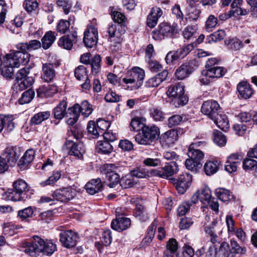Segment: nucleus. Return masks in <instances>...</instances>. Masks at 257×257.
Returning a JSON list of instances; mask_svg holds the SVG:
<instances>
[{"mask_svg":"<svg viewBox=\"0 0 257 257\" xmlns=\"http://www.w3.org/2000/svg\"><path fill=\"white\" fill-rule=\"evenodd\" d=\"M56 250V245L51 240L45 241L39 236H34L31 243H28L24 251L31 256H36L40 252L51 255Z\"/></svg>","mask_w":257,"mask_h":257,"instance_id":"obj_1","label":"nucleus"},{"mask_svg":"<svg viewBox=\"0 0 257 257\" xmlns=\"http://www.w3.org/2000/svg\"><path fill=\"white\" fill-rule=\"evenodd\" d=\"M167 94L172 98L171 103L176 107L186 104L188 101V97L184 95V86L179 83L170 86Z\"/></svg>","mask_w":257,"mask_h":257,"instance_id":"obj_2","label":"nucleus"},{"mask_svg":"<svg viewBox=\"0 0 257 257\" xmlns=\"http://www.w3.org/2000/svg\"><path fill=\"white\" fill-rule=\"evenodd\" d=\"M159 128L156 126H146L142 133H139L135 137V141L140 145H150L159 136Z\"/></svg>","mask_w":257,"mask_h":257,"instance_id":"obj_3","label":"nucleus"},{"mask_svg":"<svg viewBox=\"0 0 257 257\" xmlns=\"http://www.w3.org/2000/svg\"><path fill=\"white\" fill-rule=\"evenodd\" d=\"M29 67L20 69L16 74L17 83L15 84V88L22 91L31 86L34 82V79L32 76H28L29 74Z\"/></svg>","mask_w":257,"mask_h":257,"instance_id":"obj_4","label":"nucleus"},{"mask_svg":"<svg viewBox=\"0 0 257 257\" xmlns=\"http://www.w3.org/2000/svg\"><path fill=\"white\" fill-rule=\"evenodd\" d=\"M177 33L175 26L168 23H161L158 29L152 33L153 38L156 40H162L166 38H171Z\"/></svg>","mask_w":257,"mask_h":257,"instance_id":"obj_5","label":"nucleus"},{"mask_svg":"<svg viewBox=\"0 0 257 257\" xmlns=\"http://www.w3.org/2000/svg\"><path fill=\"white\" fill-rule=\"evenodd\" d=\"M145 75L143 69L139 67H134L128 72L126 77L123 78L122 81L125 84L135 83V86L138 88L142 85Z\"/></svg>","mask_w":257,"mask_h":257,"instance_id":"obj_6","label":"nucleus"},{"mask_svg":"<svg viewBox=\"0 0 257 257\" xmlns=\"http://www.w3.org/2000/svg\"><path fill=\"white\" fill-rule=\"evenodd\" d=\"M110 125V123L103 119H99L96 124L94 121H90L87 125L88 132L91 134L93 138H97L104 131H106Z\"/></svg>","mask_w":257,"mask_h":257,"instance_id":"obj_7","label":"nucleus"},{"mask_svg":"<svg viewBox=\"0 0 257 257\" xmlns=\"http://www.w3.org/2000/svg\"><path fill=\"white\" fill-rule=\"evenodd\" d=\"M76 195V190L71 187L57 189L53 193V197L55 199L64 202H67L73 199Z\"/></svg>","mask_w":257,"mask_h":257,"instance_id":"obj_8","label":"nucleus"},{"mask_svg":"<svg viewBox=\"0 0 257 257\" xmlns=\"http://www.w3.org/2000/svg\"><path fill=\"white\" fill-rule=\"evenodd\" d=\"M116 167L112 164H106L103 167V172L107 180V185L110 188H114L119 182V176L116 173Z\"/></svg>","mask_w":257,"mask_h":257,"instance_id":"obj_9","label":"nucleus"},{"mask_svg":"<svg viewBox=\"0 0 257 257\" xmlns=\"http://www.w3.org/2000/svg\"><path fill=\"white\" fill-rule=\"evenodd\" d=\"M178 171V165L176 163L168 164L164 167L160 168L157 170H153L151 174L156 176L166 178L172 176Z\"/></svg>","mask_w":257,"mask_h":257,"instance_id":"obj_10","label":"nucleus"},{"mask_svg":"<svg viewBox=\"0 0 257 257\" xmlns=\"http://www.w3.org/2000/svg\"><path fill=\"white\" fill-rule=\"evenodd\" d=\"M97 41V29L94 26H88L84 34L83 42L85 46L89 48H92L96 45Z\"/></svg>","mask_w":257,"mask_h":257,"instance_id":"obj_11","label":"nucleus"},{"mask_svg":"<svg viewBox=\"0 0 257 257\" xmlns=\"http://www.w3.org/2000/svg\"><path fill=\"white\" fill-rule=\"evenodd\" d=\"M220 106L218 102L214 100H208L203 103L201 112L207 115L210 118H214L219 112Z\"/></svg>","mask_w":257,"mask_h":257,"instance_id":"obj_12","label":"nucleus"},{"mask_svg":"<svg viewBox=\"0 0 257 257\" xmlns=\"http://www.w3.org/2000/svg\"><path fill=\"white\" fill-rule=\"evenodd\" d=\"M25 52L19 50L15 52L7 54L6 56L8 59H12L13 65L18 67L21 64H26L29 61L30 55Z\"/></svg>","mask_w":257,"mask_h":257,"instance_id":"obj_13","label":"nucleus"},{"mask_svg":"<svg viewBox=\"0 0 257 257\" xmlns=\"http://www.w3.org/2000/svg\"><path fill=\"white\" fill-rule=\"evenodd\" d=\"M59 235L60 241L66 247H72L77 243V235L71 230L62 232Z\"/></svg>","mask_w":257,"mask_h":257,"instance_id":"obj_14","label":"nucleus"},{"mask_svg":"<svg viewBox=\"0 0 257 257\" xmlns=\"http://www.w3.org/2000/svg\"><path fill=\"white\" fill-rule=\"evenodd\" d=\"M192 176L188 173L180 175L175 182L176 188L179 193L183 194L190 186Z\"/></svg>","mask_w":257,"mask_h":257,"instance_id":"obj_15","label":"nucleus"},{"mask_svg":"<svg viewBox=\"0 0 257 257\" xmlns=\"http://www.w3.org/2000/svg\"><path fill=\"white\" fill-rule=\"evenodd\" d=\"M242 157L237 154H232L228 157L225 165V170L229 173L234 172L237 170V166L240 164Z\"/></svg>","mask_w":257,"mask_h":257,"instance_id":"obj_16","label":"nucleus"},{"mask_svg":"<svg viewBox=\"0 0 257 257\" xmlns=\"http://www.w3.org/2000/svg\"><path fill=\"white\" fill-rule=\"evenodd\" d=\"M7 160L9 166H13L16 164L21 155V151L19 148L13 147L7 149V151L2 154Z\"/></svg>","mask_w":257,"mask_h":257,"instance_id":"obj_17","label":"nucleus"},{"mask_svg":"<svg viewBox=\"0 0 257 257\" xmlns=\"http://www.w3.org/2000/svg\"><path fill=\"white\" fill-rule=\"evenodd\" d=\"M205 231L210 237V241L212 243H215L218 241L219 237L217 235L219 227L218 222L215 219H213L211 224L206 225L204 228Z\"/></svg>","mask_w":257,"mask_h":257,"instance_id":"obj_18","label":"nucleus"},{"mask_svg":"<svg viewBox=\"0 0 257 257\" xmlns=\"http://www.w3.org/2000/svg\"><path fill=\"white\" fill-rule=\"evenodd\" d=\"M178 137V132L176 130L172 129L162 134L160 138V141L163 145L168 147L174 144Z\"/></svg>","mask_w":257,"mask_h":257,"instance_id":"obj_19","label":"nucleus"},{"mask_svg":"<svg viewBox=\"0 0 257 257\" xmlns=\"http://www.w3.org/2000/svg\"><path fill=\"white\" fill-rule=\"evenodd\" d=\"M168 74L167 70H164L162 72L149 79L146 82V86L148 87H158L166 79Z\"/></svg>","mask_w":257,"mask_h":257,"instance_id":"obj_20","label":"nucleus"},{"mask_svg":"<svg viewBox=\"0 0 257 257\" xmlns=\"http://www.w3.org/2000/svg\"><path fill=\"white\" fill-rule=\"evenodd\" d=\"M12 59H8L6 56L2 59V74L5 77L11 78L14 75V68Z\"/></svg>","mask_w":257,"mask_h":257,"instance_id":"obj_21","label":"nucleus"},{"mask_svg":"<svg viewBox=\"0 0 257 257\" xmlns=\"http://www.w3.org/2000/svg\"><path fill=\"white\" fill-rule=\"evenodd\" d=\"M131 224V220L126 217H118L112 221L111 228L115 230L121 231L128 228Z\"/></svg>","mask_w":257,"mask_h":257,"instance_id":"obj_22","label":"nucleus"},{"mask_svg":"<svg viewBox=\"0 0 257 257\" xmlns=\"http://www.w3.org/2000/svg\"><path fill=\"white\" fill-rule=\"evenodd\" d=\"M200 144V142L197 143L191 144L188 148L187 153V155L189 158L199 162H200L204 158V153L198 149Z\"/></svg>","mask_w":257,"mask_h":257,"instance_id":"obj_23","label":"nucleus"},{"mask_svg":"<svg viewBox=\"0 0 257 257\" xmlns=\"http://www.w3.org/2000/svg\"><path fill=\"white\" fill-rule=\"evenodd\" d=\"M162 13L160 8H153L147 17V26L150 28H154L157 25L158 19L162 15Z\"/></svg>","mask_w":257,"mask_h":257,"instance_id":"obj_24","label":"nucleus"},{"mask_svg":"<svg viewBox=\"0 0 257 257\" xmlns=\"http://www.w3.org/2000/svg\"><path fill=\"white\" fill-rule=\"evenodd\" d=\"M102 184L99 178L93 179L85 186L86 192L90 195H94L101 191Z\"/></svg>","mask_w":257,"mask_h":257,"instance_id":"obj_25","label":"nucleus"},{"mask_svg":"<svg viewBox=\"0 0 257 257\" xmlns=\"http://www.w3.org/2000/svg\"><path fill=\"white\" fill-rule=\"evenodd\" d=\"M237 91L242 98H249L253 94V90L249 84L245 81L240 82L237 86Z\"/></svg>","mask_w":257,"mask_h":257,"instance_id":"obj_26","label":"nucleus"},{"mask_svg":"<svg viewBox=\"0 0 257 257\" xmlns=\"http://www.w3.org/2000/svg\"><path fill=\"white\" fill-rule=\"evenodd\" d=\"M77 37L76 33H74L70 35H65L60 38L58 41V45L67 50H70L73 46V42Z\"/></svg>","mask_w":257,"mask_h":257,"instance_id":"obj_27","label":"nucleus"},{"mask_svg":"<svg viewBox=\"0 0 257 257\" xmlns=\"http://www.w3.org/2000/svg\"><path fill=\"white\" fill-rule=\"evenodd\" d=\"M41 46V43L39 41L33 40L27 43H19L17 45V48L23 51H31L40 48Z\"/></svg>","mask_w":257,"mask_h":257,"instance_id":"obj_28","label":"nucleus"},{"mask_svg":"<svg viewBox=\"0 0 257 257\" xmlns=\"http://www.w3.org/2000/svg\"><path fill=\"white\" fill-rule=\"evenodd\" d=\"M119 26L115 23H112L107 29V33L109 35V39L110 42H114L117 44H119L122 39L121 38V33L117 31V27Z\"/></svg>","mask_w":257,"mask_h":257,"instance_id":"obj_29","label":"nucleus"},{"mask_svg":"<svg viewBox=\"0 0 257 257\" xmlns=\"http://www.w3.org/2000/svg\"><path fill=\"white\" fill-rule=\"evenodd\" d=\"M193 71V68L189 63L182 64L176 71L175 75L178 79H183L188 77Z\"/></svg>","mask_w":257,"mask_h":257,"instance_id":"obj_30","label":"nucleus"},{"mask_svg":"<svg viewBox=\"0 0 257 257\" xmlns=\"http://www.w3.org/2000/svg\"><path fill=\"white\" fill-rule=\"evenodd\" d=\"M216 125L221 130L225 131L229 127V122L227 116L222 113L216 114V116L211 118Z\"/></svg>","mask_w":257,"mask_h":257,"instance_id":"obj_31","label":"nucleus"},{"mask_svg":"<svg viewBox=\"0 0 257 257\" xmlns=\"http://www.w3.org/2000/svg\"><path fill=\"white\" fill-rule=\"evenodd\" d=\"M56 39L55 32L49 31L45 33L41 39V45L44 49H48L54 43Z\"/></svg>","mask_w":257,"mask_h":257,"instance_id":"obj_32","label":"nucleus"},{"mask_svg":"<svg viewBox=\"0 0 257 257\" xmlns=\"http://www.w3.org/2000/svg\"><path fill=\"white\" fill-rule=\"evenodd\" d=\"M43 76L45 81H51L55 76L56 72L51 63H45L42 66Z\"/></svg>","mask_w":257,"mask_h":257,"instance_id":"obj_33","label":"nucleus"},{"mask_svg":"<svg viewBox=\"0 0 257 257\" xmlns=\"http://www.w3.org/2000/svg\"><path fill=\"white\" fill-rule=\"evenodd\" d=\"M222 164L219 161H212L207 162L204 166V170L207 175L210 176L216 173Z\"/></svg>","mask_w":257,"mask_h":257,"instance_id":"obj_34","label":"nucleus"},{"mask_svg":"<svg viewBox=\"0 0 257 257\" xmlns=\"http://www.w3.org/2000/svg\"><path fill=\"white\" fill-rule=\"evenodd\" d=\"M67 102L65 100L60 101L53 109L54 117L57 119H62L67 114Z\"/></svg>","mask_w":257,"mask_h":257,"instance_id":"obj_35","label":"nucleus"},{"mask_svg":"<svg viewBox=\"0 0 257 257\" xmlns=\"http://www.w3.org/2000/svg\"><path fill=\"white\" fill-rule=\"evenodd\" d=\"M72 145L69 151V154L71 156H74L78 159H82L83 154L84 153V149L81 144H76L72 142H69Z\"/></svg>","mask_w":257,"mask_h":257,"instance_id":"obj_36","label":"nucleus"},{"mask_svg":"<svg viewBox=\"0 0 257 257\" xmlns=\"http://www.w3.org/2000/svg\"><path fill=\"white\" fill-rule=\"evenodd\" d=\"M69 112H73V117H68L66 120V123L69 125H73L78 120L80 116V105L78 104H75L72 107L69 108Z\"/></svg>","mask_w":257,"mask_h":257,"instance_id":"obj_37","label":"nucleus"},{"mask_svg":"<svg viewBox=\"0 0 257 257\" xmlns=\"http://www.w3.org/2000/svg\"><path fill=\"white\" fill-rule=\"evenodd\" d=\"M51 115L49 111L39 112L35 114L31 119V123L34 125L41 123L43 121L48 119Z\"/></svg>","mask_w":257,"mask_h":257,"instance_id":"obj_38","label":"nucleus"},{"mask_svg":"<svg viewBox=\"0 0 257 257\" xmlns=\"http://www.w3.org/2000/svg\"><path fill=\"white\" fill-rule=\"evenodd\" d=\"M14 117L13 115H0V132L4 129V125L3 123L7 122V131L11 132L13 131L15 127V124L13 121Z\"/></svg>","mask_w":257,"mask_h":257,"instance_id":"obj_39","label":"nucleus"},{"mask_svg":"<svg viewBox=\"0 0 257 257\" xmlns=\"http://www.w3.org/2000/svg\"><path fill=\"white\" fill-rule=\"evenodd\" d=\"M134 215L141 221H146L149 219L144 207L141 204L136 205V208L134 210Z\"/></svg>","mask_w":257,"mask_h":257,"instance_id":"obj_40","label":"nucleus"},{"mask_svg":"<svg viewBox=\"0 0 257 257\" xmlns=\"http://www.w3.org/2000/svg\"><path fill=\"white\" fill-rule=\"evenodd\" d=\"M35 95V92L32 89H29L25 91L19 99L20 104L23 105L30 102Z\"/></svg>","mask_w":257,"mask_h":257,"instance_id":"obj_41","label":"nucleus"},{"mask_svg":"<svg viewBox=\"0 0 257 257\" xmlns=\"http://www.w3.org/2000/svg\"><path fill=\"white\" fill-rule=\"evenodd\" d=\"M197 26H188L185 28L183 31V36L185 39H191L195 38L197 35Z\"/></svg>","mask_w":257,"mask_h":257,"instance_id":"obj_42","label":"nucleus"},{"mask_svg":"<svg viewBox=\"0 0 257 257\" xmlns=\"http://www.w3.org/2000/svg\"><path fill=\"white\" fill-rule=\"evenodd\" d=\"M98 152L104 154H109L112 152L113 148L107 141H99L97 144Z\"/></svg>","mask_w":257,"mask_h":257,"instance_id":"obj_43","label":"nucleus"},{"mask_svg":"<svg viewBox=\"0 0 257 257\" xmlns=\"http://www.w3.org/2000/svg\"><path fill=\"white\" fill-rule=\"evenodd\" d=\"M14 189L18 192H20L25 196L26 192L28 191L27 183L23 180H18L13 184Z\"/></svg>","mask_w":257,"mask_h":257,"instance_id":"obj_44","label":"nucleus"},{"mask_svg":"<svg viewBox=\"0 0 257 257\" xmlns=\"http://www.w3.org/2000/svg\"><path fill=\"white\" fill-rule=\"evenodd\" d=\"M215 193L217 198L223 202L227 201L232 197L230 191L224 188L216 189Z\"/></svg>","mask_w":257,"mask_h":257,"instance_id":"obj_45","label":"nucleus"},{"mask_svg":"<svg viewBox=\"0 0 257 257\" xmlns=\"http://www.w3.org/2000/svg\"><path fill=\"white\" fill-rule=\"evenodd\" d=\"M185 166L188 170L196 172L198 169L202 167L201 162L196 161L194 159L189 158L185 161Z\"/></svg>","mask_w":257,"mask_h":257,"instance_id":"obj_46","label":"nucleus"},{"mask_svg":"<svg viewBox=\"0 0 257 257\" xmlns=\"http://www.w3.org/2000/svg\"><path fill=\"white\" fill-rule=\"evenodd\" d=\"M6 194L8 197V199L14 201H18L24 200L25 198V196L24 195L21 194L20 192H18L15 189L14 190H9L6 192Z\"/></svg>","mask_w":257,"mask_h":257,"instance_id":"obj_47","label":"nucleus"},{"mask_svg":"<svg viewBox=\"0 0 257 257\" xmlns=\"http://www.w3.org/2000/svg\"><path fill=\"white\" fill-rule=\"evenodd\" d=\"M35 157V151L33 149L28 150L20 161L22 164L27 165L31 163Z\"/></svg>","mask_w":257,"mask_h":257,"instance_id":"obj_48","label":"nucleus"},{"mask_svg":"<svg viewBox=\"0 0 257 257\" xmlns=\"http://www.w3.org/2000/svg\"><path fill=\"white\" fill-rule=\"evenodd\" d=\"M120 185L123 188H129L133 187L136 182L134 180V178L130 175L125 176L122 177L119 181Z\"/></svg>","mask_w":257,"mask_h":257,"instance_id":"obj_49","label":"nucleus"},{"mask_svg":"<svg viewBox=\"0 0 257 257\" xmlns=\"http://www.w3.org/2000/svg\"><path fill=\"white\" fill-rule=\"evenodd\" d=\"M131 130L138 132L141 130L142 131L146 126L139 118H135L132 119L131 123Z\"/></svg>","mask_w":257,"mask_h":257,"instance_id":"obj_50","label":"nucleus"},{"mask_svg":"<svg viewBox=\"0 0 257 257\" xmlns=\"http://www.w3.org/2000/svg\"><path fill=\"white\" fill-rule=\"evenodd\" d=\"M150 114L156 121H163L165 119L164 113L157 107H153L150 109Z\"/></svg>","mask_w":257,"mask_h":257,"instance_id":"obj_51","label":"nucleus"},{"mask_svg":"<svg viewBox=\"0 0 257 257\" xmlns=\"http://www.w3.org/2000/svg\"><path fill=\"white\" fill-rule=\"evenodd\" d=\"M164 158L168 161H171V163H176L178 165V162H181L179 156L174 151H165L163 154Z\"/></svg>","mask_w":257,"mask_h":257,"instance_id":"obj_52","label":"nucleus"},{"mask_svg":"<svg viewBox=\"0 0 257 257\" xmlns=\"http://www.w3.org/2000/svg\"><path fill=\"white\" fill-rule=\"evenodd\" d=\"M211 198V192L208 188L205 187L201 190L199 199L203 203H207Z\"/></svg>","mask_w":257,"mask_h":257,"instance_id":"obj_53","label":"nucleus"},{"mask_svg":"<svg viewBox=\"0 0 257 257\" xmlns=\"http://www.w3.org/2000/svg\"><path fill=\"white\" fill-rule=\"evenodd\" d=\"M131 174L133 178L135 177L138 178H146L150 176L149 172L147 171L143 168H138L131 172Z\"/></svg>","mask_w":257,"mask_h":257,"instance_id":"obj_54","label":"nucleus"},{"mask_svg":"<svg viewBox=\"0 0 257 257\" xmlns=\"http://www.w3.org/2000/svg\"><path fill=\"white\" fill-rule=\"evenodd\" d=\"M226 44L228 48L232 50L237 51L243 46V42L236 38H233L228 41Z\"/></svg>","mask_w":257,"mask_h":257,"instance_id":"obj_55","label":"nucleus"},{"mask_svg":"<svg viewBox=\"0 0 257 257\" xmlns=\"http://www.w3.org/2000/svg\"><path fill=\"white\" fill-rule=\"evenodd\" d=\"M92 105L87 100L82 101L81 106H80V113L87 117L92 113Z\"/></svg>","mask_w":257,"mask_h":257,"instance_id":"obj_56","label":"nucleus"},{"mask_svg":"<svg viewBox=\"0 0 257 257\" xmlns=\"http://www.w3.org/2000/svg\"><path fill=\"white\" fill-rule=\"evenodd\" d=\"M213 141L219 146H223L226 144L225 136L220 132H215L213 133Z\"/></svg>","mask_w":257,"mask_h":257,"instance_id":"obj_57","label":"nucleus"},{"mask_svg":"<svg viewBox=\"0 0 257 257\" xmlns=\"http://www.w3.org/2000/svg\"><path fill=\"white\" fill-rule=\"evenodd\" d=\"M61 172L57 171L54 172L52 175L49 177V178L45 181L41 183V185L42 186H45L47 185H51L55 183L58 181L61 177Z\"/></svg>","mask_w":257,"mask_h":257,"instance_id":"obj_58","label":"nucleus"},{"mask_svg":"<svg viewBox=\"0 0 257 257\" xmlns=\"http://www.w3.org/2000/svg\"><path fill=\"white\" fill-rule=\"evenodd\" d=\"M182 58L180 53V52L178 50L176 51L169 52L165 57V61L167 64H170L174 61H176L179 59Z\"/></svg>","mask_w":257,"mask_h":257,"instance_id":"obj_59","label":"nucleus"},{"mask_svg":"<svg viewBox=\"0 0 257 257\" xmlns=\"http://www.w3.org/2000/svg\"><path fill=\"white\" fill-rule=\"evenodd\" d=\"M75 76L79 80L87 78L86 69L84 66H79L75 69Z\"/></svg>","mask_w":257,"mask_h":257,"instance_id":"obj_60","label":"nucleus"},{"mask_svg":"<svg viewBox=\"0 0 257 257\" xmlns=\"http://www.w3.org/2000/svg\"><path fill=\"white\" fill-rule=\"evenodd\" d=\"M58 6L63 9L64 13L68 15L71 9L72 4L69 0H58L56 2Z\"/></svg>","mask_w":257,"mask_h":257,"instance_id":"obj_61","label":"nucleus"},{"mask_svg":"<svg viewBox=\"0 0 257 257\" xmlns=\"http://www.w3.org/2000/svg\"><path fill=\"white\" fill-rule=\"evenodd\" d=\"M243 168L245 170L257 169V161L250 158L245 159L243 162Z\"/></svg>","mask_w":257,"mask_h":257,"instance_id":"obj_62","label":"nucleus"},{"mask_svg":"<svg viewBox=\"0 0 257 257\" xmlns=\"http://www.w3.org/2000/svg\"><path fill=\"white\" fill-rule=\"evenodd\" d=\"M178 249V243L174 238H171L167 243V249L170 254H175Z\"/></svg>","mask_w":257,"mask_h":257,"instance_id":"obj_63","label":"nucleus"},{"mask_svg":"<svg viewBox=\"0 0 257 257\" xmlns=\"http://www.w3.org/2000/svg\"><path fill=\"white\" fill-rule=\"evenodd\" d=\"M24 6L27 12H32L38 8L39 4L36 0H26Z\"/></svg>","mask_w":257,"mask_h":257,"instance_id":"obj_64","label":"nucleus"}]
</instances>
